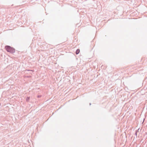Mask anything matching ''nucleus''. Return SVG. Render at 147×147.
<instances>
[{
	"label": "nucleus",
	"mask_w": 147,
	"mask_h": 147,
	"mask_svg": "<svg viewBox=\"0 0 147 147\" xmlns=\"http://www.w3.org/2000/svg\"><path fill=\"white\" fill-rule=\"evenodd\" d=\"M139 130V129H138V130H136V132L137 133V132H138Z\"/></svg>",
	"instance_id": "3"
},
{
	"label": "nucleus",
	"mask_w": 147,
	"mask_h": 147,
	"mask_svg": "<svg viewBox=\"0 0 147 147\" xmlns=\"http://www.w3.org/2000/svg\"><path fill=\"white\" fill-rule=\"evenodd\" d=\"M80 52L79 49H77L76 51V54H78Z\"/></svg>",
	"instance_id": "2"
},
{
	"label": "nucleus",
	"mask_w": 147,
	"mask_h": 147,
	"mask_svg": "<svg viewBox=\"0 0 147 147\" xmlns=\"http://www.w3.org/2000/svg\"><path fill=\"white\" fill-rule=\"evenodd\" d=\"M5 48L7 51L12 53H14L15 51V50L14 49L9 46H6L5 47Z\"/></svg>",
	"instance_id": "1"
},
{
	"label": "nucleus",
	"mask_w": 147,
	"mask_h": 147,
	"mask_svg": "<svg viewBox=\"0 0 147 147\" xmlns=\"http://www.w3.org/2000/svg\"><path fill=\"white\" fill-rule=\"evenodd\" d=\"M135 135L137 137V133L136 132H135Z\"/></svg>",
	"instance_id": "4"
},
{
	"label": "nucleus",
	"mask_w": 147,
	"mask_h": 147,
	"mask_svg": "<svg viewBox=\"0 0 147 147\" xmlns=\"http://www.w3.org/2000/svg\"><path fill=\"white\" fill-rule=\"evenodd\" d=\"M89 105H91V103H89Z\"/></svg>",
	"instance_id": "5"
}]
</instances>
